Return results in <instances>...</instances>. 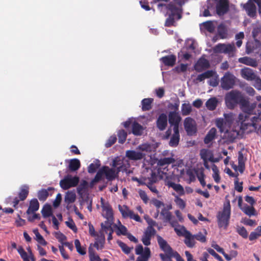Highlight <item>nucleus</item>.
<instances>
[{"instance_id": "f8f14e48", "label": "nucleus", "mask_w": 261, "mask_h": 261, "mask_svg": "<svg viewBox=\"0 0 261 261\" xmlns=\"http://www.w3.org/2000/svg\"><path fill=\"white\" fill-rule=\"evenodd\" d=\"M157 241L160 249L165 252L164 255L172 254L175 252V251H174L167 242L160 236H157Z\"/></svg>"}, {"instance_id": "79ce46f5", "label": "nucleus", "mask_w": 261, "mask_h": 261, "mask_svg": "<svg viewBox=\"0 0 261 261\" xmlns=\"http://www.w3.org/2000/svg\"><path fill=\"white\" fill-rule=\"evenodd\" d=\"M33 232L36 236V239L37 241L43 246L47 245V242L44 240L43 237L40 234L37 229H34Z\"/></svg>"}, {"instance_id": "a18cd8bd", "label": "nucleus", "mask_w": 261, "mask_h": 261, "mask_svg": "<svg viewBox=\"0 0 261 261\" xmlns=\"http://www.w3.org/2000/svg\"><path fill=\"white\" fill-rule=\"evenodd\" d=\"M192 111V107L190 103H184L181 106V113L183 116H187Z\"/></svg>"}, {"instance_id": "f257e3e1", "label": "nucleus", "mask_w": 261, "mask_h": 261, "mask_svg": "<svg viewBox=\"0 0 261 261\" xmlns=\"http://www.w3.org/2000/svg\"><path fill=\"white\" fill-rule=\"evenodd\" d=\"M243 100L245 102V105H243V103H241L240 105V109L243 113L240 114L238 116L239 122L241 124L240 128L244 130L250 126L256 128L257 127L256 123L261 121V112H258V115L255 113L256 116L250 119L249 116L253 114L254 109L256 107V103H250L249 100L245 98Z\"/></svg>"}, {"instance_id": "2f4dec72", "label": "nucleus", "mask_w": 261, "mask_h": 261, "mask_svg": "<svg viewBox=\"0 0 261 261\" xmlns=\"http://www.w3.org/2000/svg\"><path fill=\"white\" fill-rule=\"evenodd\" d=\"M132 133L135 136H141L143 133V126L136 121H134L132 125Z\"/></svg>"}, {"instance_id": "4468645a", "label": "nucleus", "mask_w": 261, "mask_h": 261, "mask_svg": "<svg viewBox=\"0 0 261 261\" xmlns=\"http://www.w3.org/2000/svg\"><path fill=\"white\" fill-rule=\"evenodd\" d=\"M29 188L27 186H23L18 193V198L15 197L13 201V206L16 207L20 201L24 200L29 195Z\"/></svg>"}, {"instance_id": "0eeeda50", "label": "nucleus", "mask_w": 261, "mask_h": 261, "mask_svg": "<svg viewBox=\"0 0 261 261\" xmlns=\"http://www.w3.org/2000/svg\"><path fill=\"white\" fill-rule=\"evenodd\" d=\"M118 208L123 218H129L135 220L137 222H140L141 221L140 217L138 214H134V212L130 210L126 205L121 206L119 205Z\"/></svg>"}, {"instance_id": "f3484780", "label": "nucleus", "mask_w": 261, "mask_h": 261, "mask_svg": "<svg viewBox=\"0 0 261 261\" xmlns=\"http://www.w3.org/2000/svg\"><path fill=\"white\" fill-rule=\"evenodd\" d=\"M244 8L249 17H254L256 16V7L252 0H249L248 2L244 5Z\"/></svg>"}, {"instance_id": "412c9836", "label": "nucleus", "mask_w": 261, "mask_h": 261, "mask_svg": "<svg viewBox=\"0 0 261 261\" xmlns=\"http://www.w3.org/2000/svg\"><path fill=\"white\" fill-rule=\"evenodd\" d=\"M210 67V64L207 59L204 58L200 59L195 65V70L198 72H201Z\"/></svg>"}, {"instance_id": "7ed1b4c3", "label": "nucleus", "mask_w": 261, "mask_h": 261, "mask_svg": "<svg viewBox=\"0 0 261 261\" xmlns=\"http://www.w3.org/2000/svg\"><path fill=\"white\" fill-rule=\"evenodd\" d=\"M244 96L239 91L232 90L227 93L225 97V103L227 107L229 109H233L238 104L243 105H245L243 100Z\"/></svg>"}, {"instance_id": "473e14b6", "label": "nucleus", "mask_w": 261, "mask_h": 261, "mask_svg": "<svg viewBox=\"0 0 261 261\" xmlns=\"http://www.w3.org/2000/svg\"><path fill=\"white\" fill-rule=\"evenodd\" d=\"M215 73V71L212 70H207L206 71L198 75L196 77V81L198 82H202L206 79L213 77Z\"/></svg>"}, {"instance_id": "052dcab7", "label": "nucleus", "mask_w": 261, "mask_h": 261, "mask_svg": "<svg viewBox=\"0 0 261 261\" xmlns=\"http://www.w3.org/2000/svg\"><path fill=\"white\" fill-rule=\"evenodd\" d=\"M89 258L90 261H102L99 256L95 253L92 249H89Z\"/></svg>"}, {"instance_id": "a878e982", "label": "nucleus", "mask_w": 261, "mask_h": 261, "mask_svg": "<svg viewBox=\"0 0 261 261\" xmlns=\"http://www.w3.org/2000/svg\"><path fill=\"white\" fill-rule=\"evenodd\" d=\"M239 62L241 63L256 67L257 66V63L256 60L252 59L250 57H244L239 59Z\"/></svg>"}, {"instance_id": "9d476101", "label": "nucleus", "mask_w": 261, "mask_h": 261, "mask_svg": "<svg viewBox=\"0 0 261 261\" xmlns=\"http://www.w3.org/2000/svg\"><path fill=\"white\" fill-rule=\"evenodd\" d=\"M236 77L229 72L225 74L221 79V87L225 90H229L232 88L235 84Z\"/></svg>"}, {"instance_id": "e2e57ef3", "label": "nucleus", "mask_w": 261, "mask_h": 261, "mask_svg": "<svg viewBox=\"0 0 261 261\" xmlns=\"http://www.w3.org/2000/svg\"><path fill=\"white\" fill-rule=\"evenodd\" d=\"M117 141L116 135H113L109 137L105 143V146L107 148L111 147Z\"/></svg>"}, {"instance_id": "4be33fe9", "label": "nucleus", "mask_w": 261, "mask_h": 261, "mask_svg": "<svg viewBox=\"0 0 261 261\" xmlns=\"http://www.w3.org/2000/svg\"><path fill=\"white\" fill-rule=\"evenodd\" d=\"M176 60V57L174 55H168L162 57L160 61L165 65L173 67Z\"/></svg>"}, {"instance_id": "680f3d73", "label": "nucleus", "mask_w": 261, "mask_h": 261, "mask_svg": "<svg viewBox=\"0 0 261 261\" xmlns=\"http://www.w3.org/2000/svg\"><path fill=\"white\" fill-rule=\"evenodd\" d=\"M55 237L62 245L65 243L64 241L67 239V237L60 231L56 232L55 233Z\"/></svg>"}, {"instance_id": "72a5a7b5", "label": "nucleus", "mask_w": 261, "mask_h": 261, "mask_svg": "<svg viewBox=\"0 0 261 261\" xmlns=\"http://www.w3.org/2000/svg\"><path fill=\"white\" fill-rule=\"evenodd\" d=\"M217 130L215 128H212L207 133L204 139L205 144H208L212 141L215 138Z\"/></svg>"}, {"instance_id": "4c0bfd02", "label": "nucleus", "mask_w": 261, "mask_h": 261, "mask_svg": "<svg viewBox=\"0 0 261 261\" xmlns=\"http://www.w3.org/2000/svg\"><path fill=\"white\" fill-rule=\"evenodd\" d=\"M175 162L174 158L172 157L164 158L160 159L158 162V165L160 166H164L173 163Z\"/></svg>"}, {"instance_id": "6e6552de", "label": "nucleus", "mask_w": 261, "mask_h": 261, "mask_svg": "<svg viewBox=\"0 0 261 261\" xmlns=\"http://www.w3.org/2000/svg\"><path fill=\"white\" fill-rule=\"evenodd\" d=\"M216 12L219 16L226 14L229 9L228 0H215Z\"/></svg>"}, {"instance_id": "4d7b16f0", "label": "nucleus", "mask_w": 261, "mask_h": 261, "mask_svg": "<svg viewBox=\"0 0 261 261\" xmlns=\"http://www.w3.org/2000/svg\"><path fill=\"white\" fill-rule=\"evenodd\" d=\"M161 215L164 217V219L166 221H170L172 219V214L166 210L165 207L163 208L161 212Z\"/></svg>"}, {"instance_id": "f03ea898", "label": "nucleus", "mask_w": 261, "mask_h": 261, "mask_svg": "<svg viewBox=\"0 0 261 261\" xmlns=\"http://www.w3.org/2000/svg\"><path fill=\"white\" fill-rule=\"evenodd\" d=\"M228 195L225 197L226 202L223 204V210L218 212L217 215L218 224L219 227L226 228L229 224L231 215V206Z\"/></svg>"}, {"instance_id": "aec40b11", "label": "nucleus", "mask_w": 261, "mask_h": 261, "mask_svg": "<svg viewBox=\"0 0 261 261\" xmlns=\"http://www.w3.org/2000/svg\"><path fill=\"white\" fill-rule=\"evenodd\" d=\"M125 155L130 160L137 161L143 159L145 156V154L135 150H127Z\"/></svg>"}, {"instance_id": "1a4fd4ad", "label": "nucleus", "mask_w": 261, "mask_h": 261, "mask_svg": "<svg viewBox=\"0 0 261 261\" xmlns=\"http://www.w3.org/2000/svg\"><path fill=\"white\" fill-rule=\"evenodd\" d=\"M184 127L188 136L196 135L197 132V124L191 117H187L184 120Z\"/></svg>"}, {"instance_id": "338daca9", "label": "nucleus", "mask_w": 261, "mask_h": 261, "mask_svg": "<svg viewBox=\"0 0 261 261\" xmlns=\"http://www.w3.org/2000/svg\"><path fill=\"white\" fill-rule=\"evenodd\" d=\"M18 252L20 254L21 257L23 259V261L28 260L29 259L28 255L25 251L23 248L20 246L17 249Z\"/></svg>"}, {"instance_id": "c756f323", "label": "nucleus", "mask_w": 261, "mask_h": 261, "mask_svg": "<svg viewBox=\"0 0 261 261\" xmlns=\"http://www.w3.org/2000/svg\"><path fill=\"white\" fill-rule=\"evenodd\" d=\"M153 99L151 98H144L141 101L142 110L143 111H149L152 108Z\"/></svg>"}, {"instance_id": "bf43d9fd", "label": "nucleus", "mask_w": 261, "mask_h": 261, "mask_svg": "<svg viewBox=\"0 0 261 261\" xmlns=\"http://www.w3.org/2000/svg\"><path fill=\"white\" fill-rule=\"evenodd\" d=\"M174 201L180 209L183 210L186 207V202L178 196H175Z\"/></svg>"}, {"instance_id": "393cba45", "label": "nucleus", "mask_w": 261, "mask_h": 261, "mask_svg": "<svg viewBox=\"0 0 261 261\" xmlns=\"http://www.w3.org/2000/svg\"><path fill=\"white\" fill-rule=\"evenodd\" d=\"M166 185L169 187L173 188L179 195L181 196L185 194L184 188L181 185L175 184L171 181H168L166 183Z\"/></svg>"}, {"instance_id": "b1692460", "label": "nucleus", "mask_w": 261, "mask_h": 261, "mask_svg": "<svg viewBox=\"0 0 261 261\" xmlns=\"http://www.w3.org/2000/svg\"><path fill=\"white\" fill-rule=\"evenodd\" d=\"M179 139L180 135L179 129L173 130V134L170 138L169 145L172 147H176L179 144Z\"/></svg>"}, {"instance_id": "c85d7f7f", "label": "nucleus", "mask_w": 261, "mask_h": 261, "mask_svg": "<svg viewBox=\"0 0 261 261\" xmlns=\"http://www.w3.org/2000/svg\"><path fill=\"white\" fill-rule=\"evenodd\" d=\"M81 167V162L77 159H72L69 160L68 169L70 171H77Z\"/></svg>"}, {"instance_id": "58836bf2", "label": "nucleus", "mask_w": 261, "mask_h": 261, "mask_svg": "<svg viewBox=\"0 0 261 261\" xmlns=\"http://www.w3.org/2000/svg\"><path fill=\"white\" fill-rule=\"evenodd\" d=\"M42 216L44 218H48L50 216H53L52 209L50 205L46 204H45L41 211Z\"/></svg>"}, {"instance_id": "5fc2aeb1", "label": "nucleus", "mask_w": 261, "mask_h": 261, "mask_svg": "<svg viewBox=\"0 0 261 261\" xmlns=\"http://www.w3.org/2000/svg\"><path fill=\"white\" fill-rule=\"evenodd\" d=\"M175 17L176 18V15L170 14L166 20L165 25L168 27L173 25L175 23Z\"/></svg>"}, {"instance_id": "0e129e2a", "label": "nucleus", "mask_w": 261, "mask_h": 261, "mask_svg": "<svg viewBox=\"0 0 261 261\" xmlns=\"http://www.w3.org/2000/svg\"><path fill=\"white\" fill-rule=\"evenodd\" d=\"M117 228H118V230L117 231V234L118 236H120V235L122 234V235L126 236V235L128 233L127 232V228L125 226H124L122 224H120V225L119 226H118Z\"/></svg>"}, {"instance_id": "cd10ccee", "label": "nucleus", "mask_w": 261, "mask_h": 261, "mask_svg": "<svg viewBox=\"0 0 261 261\" xmlns=\"http://www.w3.org/2000/svg\"><path fill=\"white\" fill-rule=\"evenodd\" d=\"M184 243L189 248H193L195 246L196 242L195 238L191 232H187V236L185 237Z\"/></svg>"}, {"instance_id": "864d4df0", "label": "nucleus", "mask_w": 261, "mask_h": 261, "mask_svg": "<svg viewBox=\"0 0 261 261\" xmlns=\"http://www.w3.org/2000/svg\"><path fill=\"white\" fill-rule=\"evenodd\" d=\"M216 124L217 126L220 129L221 132L225 131V127H226L227 124L223 118L217 119L216 121Z\"/></svg>"}, {"instance_id": "de8ad7c7", "label": "nucleus", "mask_w": 261, "mask_h": 261, "mask_svg": "<svg viewBox=\"0 0 261 261\" xmlns=\"http://www.w3.org/2000/svg\"><path fill=\"white\" fill-rule=\"evenodd\" d=\"M104 175L105 174L102 167L98 171L94 178L92 180L91 182V185H93L94 184L99 181L102 179V176Z\"/></svg>"}, {"instance_id": "09e8293b", "label": "nucleus", "mask_w": 261, "mask_h": 261, "mask_svg": "<svg viewBox=\"0 0 261 261\" xmlns=\"http://www.w3.org/2000/svg\"><path fill=\"white\" fill-rule=\"evenodd\" d=\"M152 145L149 143H144L138 146V149L140 150L146 152H151L152 151Z\"/></svg>"}, {"instance_id": "a211bd4d", "label": "nucleus", "mask_w": 261, "mask_h": 261, "mask_svg": "<svg viewBox=\"0 0 261 261\" xmlns=\"http://www.w3.org/2000/svg\"><path fill=\"white\" fill-rule=\"evenodd\" d=\"M168 119L164 113L160 114L156 121L157 128L161 131L165 130L167 126Z\"/></svg>"}, {"instance_id": "774afa93", "label": "nucleus", "mask_w": 261, "mask_h": 261, "mask_svg": "<svg viewBox=\"0 0 261 261\" xmlns=\"http://www.w3.org/2000/svg\"><path fill=\"white\" fill-rule=\"evenodd\" d=\"M100 164L99 163H91L88 167V171L90 173H94L96 172L97 169L99 167Z\"/></svg>"}, {"instance_id": "8fccbe9b", "label": "nucleus", "mask_w": 261, "mask_h": 261, "mask_svg": "<svg viewBox=\"0 0 261 261\" xmlns=\"http://www.w3.org/2000/svg\"><path fill=\"white\" fill-rule=\"evenodd\" d=\"M117 243L123 252L126 254H128L130 252L131 250L133 249V247H129L125 243L121 241H118Z\"/></svg>"}, {"instance_id": "2eb2a0df", "label": "nucleus", "mask_w": 261, "mask_h": 261, "mask_svg": "<svg viewBox=\"0 0 261 261\" xmlns=\"http://www.w3.org/2000/svg\"><path fill=\"white\" fill-rule=\"evenodd\" d=\"M101 204L102 211L105 212V214L103 215L105 218L108 220H113L114 217L112 206L109 203H105L102 198H101Z\"/></svg>"}, {"instance_id": "3c124183", "label": "nucleus", "mask_w": 261, "mask_h": 261, "mask_svg": "<svg viewBox=\"0 0 261 261\" xmlns=\"http://www.w3.org/2000/svg\"><path fill=\"white\" fill-rule=\"evenodd\" d=\"M207 234V232L206 230L204 229V234H203L201 232H199L198 233L194 234V237L195 239L196 240L201 242L205 243L206 241V236Z\"/></svg>"}, {"instance_id": "ea45409f", "label": "nucleus", "mask_w": 261, "mask_h": 261, "mask_svg": "<svg viewBox=\"0 0 261 261\" xmlns=\"http://www.w3.org/2000/svg\"><path fill=\"white\" fill-rule=\"evenodd\" d=\"M88 187V182L85 180H82L76 189L77 193L82 195Z\"/></svg>"}, {"instance_id": "ddd939ff", "label": "nucleus", "mask_w": 261, "mask_h": 261, "mask_svg": "<svg viewBox=\"0 0 261 261\" xmlns=\"http://www.w3.org/2000/svg\"><path fill=\"white\" fill-rule=\"evenodd\" d=\"M156 233L155 229L152 226H149L144 232L141 241L145 246L150 245V240L152 236Z\"/></svg>"}, {"instance_id": "7c9ffc66", "label": "nucleus", "mask_w": 261, "mask_h": 261, "mask_svg": "<svg viewBox=\"0 0 261 261\" xmlns=\"http://www.w3.org/2000/svg\"><path fill=\"white\" fill-rule=\"evenodd\" d=\"M76 200V194L74 191H68L66 193L64 201L66 204L69 205L74 202Z\"/></svg>"}, {"instance_id": "a19ab883", "label": "nucleus", "mask_w": 261, "mask_h": 261, "mask_svg": "<svg viewBox=\"0 0 261 261\" xmlns=\"http://www.w3.org/2000/svg\"><path fill=\"white\" fill-rule=\"evenodd\" d=\"M245 170V162L243 153L240 152L238 156V170L242 173Z\"/></svg>"}, {"instance_id": "9b49d317", "label": "nucleus", "mask_w": 261, "mask_h": 261, "mask_svg": "<svg viewBox=\"0 0 261 261\" xmlns=\"http://www.w3.org/2000/svg\"><path fill=\"white\" fill-rule=\"evenodd\" d=\"M169 122L173 126V130L179 129V123L181 120V117L177 112H170L168 114Z\"/></svg>"}, {"instance_id": "423d86ee", "label": "nucleus", "mask_w": 261, "mask_h": 261, "mask_svg": "<svg viewBox=\"0 0 261 261\" xmlns=\"http://www.w3.org/2000/svg\"><path fill=\"white\" fill-rule=\"evenodd\" d=\"M80 181L78 176H75L72 177L70 175H67L61 179L60 181V186L63 190H67L71 187H76Z\"/></svg>"}, {"instance_id": "c03bdc74", "label": "nucleus", "mask_w": 261, "mask_h": 261, "mask_svg": "<svg viewBox=\"0 0 261 261\" xmlns=\"http://www.w3.org/2000/svg\"><path fill=\"white\" fill-rule=\"evenodd\" d=\"M180 228L174 227V231L178 236L185 237L187 236V232L189 233L190 232L184 226H179Z\"/></svg>"}, {"instance_id": "bb28decb", "label": "nucleus", "mask_w": 261, "mask_h": 261, "mask_svg": "<svg viewBox=\"0 0 261 261\" xmlns=\"http://www.w3.org/2000/svg\"><path fill=\"white\" fill-rule=\"evenodd\" d=\"M52 187H48L47 189H42L39 191L37 194L38 199L40 201H45L49 196V191L54 190Z\"/></svg>"}, {"instance_id": "37998d69", "label": "nucleus", "mask_w": 261, "mask_h": 261, "mask_svg": "<svg viewBox=\"0 0 261 261\" xmlns=\"http://www.w3.org/2000/svg\"><path fill=\"white\" fill-rule=\"evenodd\" d=\"M101 228L105 231L106 233H108V240L109 241L112 239V233H113V230L110 225H104L103 223H101Z\"/></svg>"}, {"instance_id": "603ef678", "label": "nucleus", "mask_w": 261, "mask_h": 261, "mask_svg": "<svg viewBox=\"0 0 261 261\" xmlns=\"http://www.w3.org/2000/svg\"><path fill=\"white\" fill-rule=\"evenodd\" d=\"M203 26L210 33H213L215 31V27L212 21H207L203 22Z\"/></svg>"}, {"instance_id": "49530a36", "label": "nucleus", "mask_w": 261, "mask_h": 261, "mask_svg": "<svg viewBox=\"0 0 261 261\" xmlns=\"http://www.w3.org/2000/svg\"><path fill=\"white\" fill-rule=\"evenodd\" d=\"M218 34L221 39H225L227 38V32L224 25L221 24L218 26Z\"/></svg>"}, {"instance_id": "69168bd1", "label": "nucleus", "mask_w": 261, "mask_h": 261, "mask_svg": "<svg viewBox=\"0 0 261 261\" xmlns=\"http://www.w3.org/2000/svg\"><path fill=\"white\" fill-rule=\"evenodd\" d=\"M237 232L242 238L244 239L247 238L248 233L247 230L244 226L238 227L237 229Z\"/></svg>"}, {"instance_id": "f704fd0d", "label": "nucleus", "mask_w": 261, "mask_h": 261, "mask_svg": "<svg viewBox=\"0 0 261 261\" xmlns=\"http://www.w3.org/2000/svg\"><path fill=\"white\" fill-rule=\"evenodd\" d=\"M96 237H97V238H96V241L94 244V246L97 250L102 249L103 247V244L105 241V236L103 233H101L100 235L97 234Z\"/></svg>"}, {"instance_id": "13d9d810", "label": "nucleus", "mask_w": 261, "mask_h": 261, "mask_svg": "<svg viewBox=\"0 0 261 261\" xmlns=\"http://www.w3.org/2000/svg\"><path fill=\"white\" fill-rule=\"evenodd\" d=\"M74 245L76 249V251L79 254L81 255H85L86 253L85 248L81 247V243L78 239H76L74 241Z\"/></svg>"}, {"instance_id": "39448f33", "label": "nucleus", "mask_w": 261, "mask_h": 261, "mask_svg": "<svg viewBox=\"0 0 261 261\" xmlns=\"http://www.w3.org/2000/svg\"><path fill=\"white\" fill-rule=\"evenodd\" d=\"M213 50L215 53L228 54L229 57H232L236 49L233 43H218L214 47Z\"/></svg>"}, {"instance_id": "5701e85b", "label": "nucleus", "mask_w": 261, "mask_h": 261, "mask_svg": "<svg viewBox=\"0 0 261 261\" xmlns=\"http://www.w3.org/2000/svg\"><path fill=\"white\" fill-rule=\"evenodd\" d=\"M39 208V203L36 198L32 199L30 201L29 206L27 211V214L29 215L32 213H34L37 211Z\"/></svg>"}, {"instance_id": "e433bc0d", "label": "nucleus", "mask_w": 261, "mask_h": 261, "mask_svg": "<svg viewBox=\"0 0 261 261\" xmlns=\"http://www.w3.org/2000/svg\"><path fill=\"white\" fill-rule=\"evenodd\" d=\"M218 104V100L215 97L210 98L205 103V106L207 109L211 111L214 110Z\"/></svg>"}, {"instance_id": "20e7f679", "label": "nucleus", "mask_w": 261, "mask_h": 261, "mask_svg": "<svg viewBox=\"0 0 261 261\" xmlns=\"http://www.w3.org/2000/svg\"><path fill=\"white\" fill-rule=\"evenodd\" d=\"M184 3L181 0H173L168 4H159L158 8L161 11L162 8L165 7L170 12V14L176 15L177 19H179L181 18L182 6Z\"/></svg>"}, {"instance_id": "6e6d98bb", "label": "nucleus", "mask_w": 261, "mask_h": 261, "mask_svg": "<svg viewBox=\"0 0 261 261\" xmlns=\"http://www.w3.org/2000/svg\"><path fill=\"white\" fill-rule=\"evenodd\" d=\"M118 142L121 144H123L125 142L126 137L127 133L126 132L123 130H120L118 132Z\"/></svg>"}, {"instance_id": "dca6fc26", "label": "nucleus", "mask_w": 261, "mask_h": 261, "mask_svg": "<svg viewBox=\"0 0 261 261\" xmlns=\"http://www.w3.org/2000/svg\"><path fill=\"white\" fill-rule=\"evenodd\" d=\"M103 170L106 179L108 181H112L116 177L117 174L120 171V169L119 168L118 171L116 172L115 169L104 166H103Z\"/></svg>"}, {"instance_id": "c9c22d12", "label": "nucleus", "mask_w": 261, "mask_h": 261, "mask_svg": "<svg viewBox=\"0 0 261 261\" xmlns=\"http://www.w3.org/2000/svg\"><path fill=\"white\" fill-rule=\"evenodd\" d=\"M241 210L247 216H255L256 215V210L253 205H248L247 204H245Z\"/></svg>"}, {"instance_id": "6ab92c4d", "label": "nucleus", "mask_w": 261, "mask_h": 261, "mask_svg": "<svg viewBox=\"0 0 261 261\" xmlns=\"http://www.w3.org/2000/svg\"><path fill=\"white\" fill-rule=\"evenodd\" d=\"M241 74L242 77L247 81H253L256 76L253 70L247 67L242 69Z\"/></svg>"}]
</instances>
